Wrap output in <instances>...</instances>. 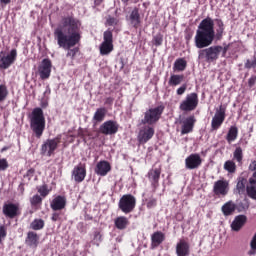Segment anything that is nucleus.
<instances>
[{"mask_svg":"<svg viewBox=\"0 0 256 256\" xmlns=\"http://www.w3.org/2000/svg\"><path fill=\"white\" fill-rule=\"evenodd\" d=\"M79 27H81L79 20L73 17H66L62 19L59 26L54 30V39L57 41L58 47L68 51L66 57H70V59H75V56L79 53V48H73L81 41Z\"/></svg>","mask_w":256,"mask_h":256,"instance_id":"1","label":"nucleus"},{"mask_svg":"<svg viewBox=\"0 0 256 256\" xmlns=\"http://www.w3.org/2000/svg\"><path fill=\"white\" fill-rule=\"evenodd\" d=\"M225 31V24L223 20L207 17L203 19L196 31L195 35V46L197 49H205L209 45H213L215 37L221 39L223 37V32Z\"/></svg>","mask_w":256,"mask_h":256,"instance_id":"2","label":"nucleus"},{"mask_svg":"<svg viewBox=\"0 0 256 256\" xmlns=\"http://www.w3.org/2000/svg\"><path fill=\"white\" fill-rule=\"evenodd\" d=\"M225 31V24L223 20L207 17L203 19L196 31L195 35V46L197 49H205L209 45H213L215 37L221 39L223 37V32Z\"/></svg>","mask_w":256,"mask_h":256,"instance_id":"3","label":"nucleus"},{"mask_svg":"<svg viewBox=\"0 0 256 256\" xmlns=\"http://www.w3.org/2000/svg\"><path fill=\"white\" fill-rule=\"evenodd\" d=\"M30 128L37 139H41L45 131V116L41 108H35L30 116Z\"/></svg>","mask_w":256,"mask_h":256,"instance_id":"4","label":"nucleus"},{"mask_svg":"<svg viewBox=\"0 0 256 256\" xmlns=\"http://www.w3.org/2000/svg\"><path fill=\"white\" fill-rule=\"evenodd\" d=\"M225 57L227 53V47L222 46H212L206 49H202L198 52V59H203L207 63H213L219 59V55Z\"/></svg>","mask_w":256,"mask_h":256,"instance_id":"5","label":"nucleus"},{"mask_svg":"<svg viewBox=\"0 0 256 256\" xmlns=\"http://www.w3.org/2000/svg\"><path fill=\"white\" fill-rule=\"evenodd\" d=\"M164 110L165 107L163 106H157L146 110L144 113V119L141 120L142 125H148L150 127L151 125H155L161 119V115H163Z\"/></svg>","mask_w":256,"mask_h":256,"instance_id":"6","label":"nucleus"},{"mask_svg":"<svg viewBox=\"0 0 256 256\" xmlns=\"http://www.w3.org/2000/svg\"><path fill=\"white\" fill-rule=\"evenodd\" d=\"M199 106V95L197 93L192 92L187 94L185 99L180 103L179 109L180 111H184L189 113L191 111H195Z\"/></svg>","mask_w":256,"mask_h":256,"instance_id":"7","label":"nucleus"},{"mask_svg":"<svg viewBox=\"0 0 256 256\" xmlns=\"http://www.w3.org/2000/svg\"><path fill=\"white\" fill-rule=\"evenodd\" d=\"M137 205V199L135 196L131 194L123 195L118 203V207L121 210L122 213L128 214L132 213V211L135 209V206Z\"/></svg>","mask_w":256,"mask_h":256,"instance_id":"8","label":"nucleus"},{"mask_svg":"<svg viewBox=\"0 0 256 256\" xmlns=\"http://www.w3.org/2000/svg\"><path fill=\"white\" fill-rule=\"evenodd\" d=\"M59 143H61V136L46 140L41 146V154L46 155V157H51V155L55 153Z\"/></svg>","mask_w":256,"mask_h":256,"instance_id":"9","label":"nucleus"},{"mask_svg":"<svg viewBox=\"0 0 256 256\" xmlns=\"http://www.w3.org/2000/svg\"><path fill=\"white\" fill-rule=\"evenodd\" d=\"M100 55H109L113 51V32L107 30L103 34V42L100 44Z\"/></svg>","mask_w":256,"mask_h":256,"instance_id":"10","label":"nucleus"},{"mask_svg":"<svg viewBox=\"0 0 256 256\" xmlns=\"http://www.w3.org/2000/svg\"><path fill=\"white\" fill-rule=\"evenodd\" d=\"M17 61V49H12L8 54L0 52V69H9Z\"/></svg>","mask_w":256,"mask_h":256,"instance_id":"11","label":"nucleus"},{"mask_svg":"<svg viewBox=\"0 0 256 256\" xmlns=\"http://www.w3.org/2000/svg\"><path fill=\"white\" fill-rule=\"evenodd\" d=\"M155 135V128L153 126L146 125L139 130L137 139L140 145H145V143L151 141Z\"/></svg>","mask_w":256,"mask_h":256,"instance_id":"12","label":"nucleus"},{"mask_svg":"<svg viewBox=\"0 0 256 256\" xmlns=\"http://www.w3.org/2000/svg\"><path fill=\"white\" fill-rule=\"evenodd\" d=\"M119 131V124L116 121L108 120L100 126L102 135H115Z\"/></svg>","mask_w":256,"mask_h":256,"instance_id":"13","label":"nucleus"},{"mask_svg":"<svg viewBox=\"0 0 256 256\" xmlns=\"http://www.w3.org/2000/svg\"><path fill=\"white\" fill-rule=\"evenodd\" d=\"M213 193L218 197H225L229 193V182L227 180H218L214 183Z\"/></svg>","mask_w":256,"mask_h":256,"instance_id":"14","label":"nucleus"},{"mask_svg":"<svg viewBox=\"0 0 256 256\" xmlns=\"http://www.w3.org/2000/svg\"><path fill=\"white\" fill-rule=\"evenodd\" d=\"M202 163L203 160L199 154H191L185 159V167L190 170L199 169Z\"/></svg>","mask_w":256,"mask_h":256,"instance_id":"15","label":"nucleus"},{"mask_svg":"<svg viewBox=\"0 0 256 256\" xmlns=\"http://www.w3.org/2000/svg\"><path fill=\"white\" fill-rule=\"evenodd\" d=\"M176 255L177 256H190L191 255V244L185 239H180L176 243Z\"/></svg>","mask_w":256,"mask_h":256,"instance_id":"16","label":"nucleus"},{"mask_svg":"<svg viewBox=\"0 0 256 256\" xmlns=\"http://www.w3.org/2000/svg\"><path fill=\"white\" fill-rule=\"evenodd\" d=\"M51 61L47 58L43 59L38 67V72L41 79H49L51 77Z\"/></svg>","mask_w":256,"mask_h":256,"instance_id":"17","label":"nucleus"},{"mask_svg":"<svg viewBox=\"0 0 256 256\" xmlns=\"http://www.w3.org/2000/svg\"><path fill=\"white\" fill-rule=\"evenodd\" d=\"M223 121H225V109L223 106H220V109L216 111L214 117L212 118L211 127L215 131L223 125Z\"/></svg>","mask_w":256,"mask_h":256,"instance_id":"18","label":"nucleus"},{"mask_svg":"<svg viewBox=\"0 0 256 256\" xmlns=\"http://www.w3.org/2000/svg\"><path fill=\"white\" fill-rule=\"evenodd\" d=\"M86 176L87 170H85V166L83 164H79L78 166L74 167L72 177L76 183H82V181H85Z\"/></svg>","mask_w":256,"mask_h":256,"instance_id":"19","label":"nucleus"},{"mask_svg":"<svg viewBox=\"0 0 256 256\" xmlns=\"http://www.w3.org/2000/svg\"><path fill=\"white\" fill-rule=\"evenodd\" d=\"M111 171V164L109 162L103 160L97 163L95 168L96 175H100V177H105L107 173Z\"/></svg>","mask_w":256,"mask_h":256,"instance_id":"20","label":"nucleus"},{"mask_svg":"<svg viewBox=\"0 0 256 256\" xmlns=\"http://www.w3.org/2000/svg\"><path fill=\"white\" fill-rule=\"evenodd\" d=\"M65 205H67V200L63 196L55 197L50 203V207L53 211H61V209H65Z\"/></svg>","mask_w":256,"mask_h":256,"instance_id":"21","label":"nucleus"},{"mask_svg":"<svg viewBox=\"0 0 256 256\" xmlns=\"http://www.w3.org/2000/svg\"><path fill=\"white\" fill-rule=\"evenodd\" d=\"M163 241H165V234L161 231L154 232L151 235V248L157 249V247H159Z\"/></svg>","mask_w":256,"mask_h":256,"instance_id":"22","label":"nucleus"},{"mask_svg":"<svg viewBox=\"0 0 256 256\" xmlns=\"http://www.w3.org/2000/svg\"><path fill=\"white\" fill-rule=\"evenodd\" d=\"M17 211H19V206L16 204H5L3 206L4 215H6V217H10V219L17 216Z\"/></svg>","mask_w":256,"mask_h":256,"instance_id":"23","label":"nucleus"},{"mask_svg":"<svg viewBox=\"0 0 256 256\" xmlns=\"http://www.w3.org/2000/svg\"><path fill=\"white\" fill-rule=\"evenodd\" d=\"M160 178H161V169L160 168L151 169L148 172V179L152 183L153 187H157Z\"/></svg>","mask_w":256,"mask_h":256,"instance_id":"24","label":"nucleus"},{"mask_svg":"<svg viewBox=\"0 0 256 256\" xmlns=\"http://www.w3.org/2000/svg\"><path fill=\"white\" fill-rule=\"evenodd\" d=\"M246 221L247 217L245 215L236 216L231 224L232 231H240Z\"/></svg>","mask_w":256,"mask_h":256,"instance_id":"25","label":"nucleus"},{"mask_svg":"<svg viewBox=\"0 0 256 256\" xmlns=\"http://www.w3.org/2000/svg\"><path fill=\"white\" fill-rule=\"evenodd\" d=\"M130 24L137 29L141 24V15L139 14V9L134 8L129 16Z\"/></svg>","mask_w":256,"mask_h":256,"instance_id":"26","label":"nucleus"},{"mask_svg":"<svg viewBox=\"0 0 256 256\" xmlns=\"http://www.w3.org/2000/svg\"><path fill=\"white\" fill-rule=\"evenodd\" d=\"M193 125H195V117L190 116L184 121V124L182 126L181 134L187 135V133H191L193 131Z\"/></svg>","mask_w":256,"mask_h":256,"instance_id":"27","label":"nucleus"},{"mask_svg":"<svg viewBox=\"0 0 256 256\" xmlns=\"http://www.w3.org/2000/svg\"><path fill=\"white\" fill-rule=\"evenodd\" d=\"M114 225L116 229L123 231V229H127L129 225V219H127L125 216H119L114 220Z\"/></svg>","mask_w":256,"mask_h":256,"instance_id":"28","label":"nucleus"},{"mask_svg":"<svg viewBox=\"0 0 256 256\" xmlns=\"http://www.w3.org/2000/svg\"><path fill=\"white\" fill-rule=\"evenodd\" d=\"M26 244L29 247H37L39 245V236L35 232H28L26 237Z\"/></svg>","mask_w":256,"mask_h":256,"instance_id":"29","label":"nucleus"},{"mask_svg":"<svg viewBox=\"0 0 256 256\" xmlns=\"http://www.w3.org/2000/svg\"><path fill=\"white\" fill-rule=\"evenodd\" d=\"M239 135V129L237 126H231L228 130L227 136H226V141L228 143H233L237 139Z\"/></svg>","mask_w":256,"mask_h":256,"instance_id":"30","label":"nucleus"},{"mask_svg":"<svg viewBox=\"0 0 256 256\" xmlns=\"http://www.w3.org/2000/svg\"><path fill=\"white\" fill-rule=\"evenodd\" d=\"M183 79H185L183 75L172 74L169 78L168 85L170 87H177V85L183 83Z\"/></svg>","mask_w":256,"mask_h":256,"instance_id":"31","label":"nucleus"},{"mask_svg":"<svg viewBox=\"0 0 256 256\" xmlns=\"http://www.w3.org/2000/svg\"><path fill=\"white\" fill-rule=\"evenodd\" d=\"M249 183H250V185L246 187L248 196H250L251 199H256V180H255V178H250Z\"/></svg>","mask_w":256,"mask_h":256,"instance_id":"32","label":"nucleus"},{"mask_svg":"<svg viewBox=\"0 0 256 256\" xmlns=\"http://www.w3.org/2000/svg\"><path fill=\"white\" fill-rule=\"evenodd\" d=\"M236 205L233 201H229L222 206V213L226 216L232 215L235 212Z\"/></svg>","mask_w":256,"mask_h":256,"instance_id":"33","label":"nucleus"},{"mask_svg":"<svg viewBox=\"0 0 256 256\" xmlns=\"http://www.w3.org/2000/svg\"><path fill=\"white\" fill-rule=\"evenodd\" d=\"M105 115H107V109L98 108L93 116V121L96 123H101L105 119Z\"/></svg>","mask_w":256,"mask_h":256,"instance_id":"34","label":"nucleus"},{"mask_svg":"<svg viewBox=\"0 0 256 256\" xmlns=\"http://www.w3.org/2000/svg\"><path fill=\"white\" fill-rule=\"evenodd\" d=\"M246 185H247V179L243 177H239L236 185L235 193H238V195H243V193H245Z\"/></svg>","mask_w":256,"mask_h":256,"instance_id":"35","label":"nucleus"},{"mask_svg":"<svg viewBox=\"0 0 256 256\" xmlns=\"http://www.w3.org/2000/svg\"><path fill=\"white\" fill-rule=\"evenodd\" d=\"M187 68V61L183 58H179L174 62V71H185Z\"/></svg>","mask_w":256,"mask_h":256,"instance_id":"36","label":"nucleus"},{"mask_svg":"<svg viewBox=\"0 0 256 256\" xmlns=\"http://www.w3.org/2000/svg\"><path fill=\"white\" fill-rule=\"evenodd\" d=\"M30 227L33 231H41L45 227V221L43 219H35L31 222Z\"/></svg>","mask_w":256,"mask_h":256,"instance_id":"37","label":"nucleus"},{"mask_svg":"<svg viewBox=\"0 0 256 256\" xmlns=\"http://www.w3.org/2000/svg\"><path fill=\"white\" fill-rule=\"evenodd\" d=\"M9 95V90L5 84H0V103H3Z\"/></svg>","mask_w":256,"mask_h":256,"instance_id":"38","label":"nucleus"},{"mask_svg":"<svg viewBox=\"0 0 256 256\" xmlns=\"http://www.w3.org/2000/svg\"><path fill=\"white\" fill-rule=\"evenodd\" d=\"M224 169L225 171H228V173H235L237 166L235 165V162L228 160L224 163Z\"/></svg>","mask_w":256,"mask_h":256,"instance_id":"39","label":"nucleus"},{"mask_svg":"<svg viewBox=\"0 0 256 256\" xmlns=\"http://www.w3.org/2000/svg\"><path fill=\"white\" fill-rule=\"evenodd\" d=\"M233 158L237 163H241L243 161V149L241 147H237L233 153Z\"/></svg>","mask_w":256,"mask_h":256,"instance_id":"40","label":"nucleus"},{"mask_svg":"<svg viewBox=\"0 0 256 256\" xmlns=\"http://www.w3.org/2000/svg\"><path fill=\"white\" fill-rule=\"evenodd\" d=\"M101 241H103V236L101 235V232L95 231L92 237L93 245H97V247H99V244L101 243Z\"/></svg>","mask_w":256,"mask_h":256,"instance_id":"41","label":"nucleus"},{"mask_svg":"<svg viewBox=\"0 0 256 256\" xmlns=\"http://www.w3.org/2000/svg\"><path fill=\"white\" fill-rule=\"evenodd\" d=\"M30 203L33 206L41 205V203H43V198H41L39 194H36L30 199Z\"/></svg>","mask_w":256,"mask_h":256,"instance_id":"42","label":"nucleus"},{"mask_svg":"<svg viewBox=\"0 0 256 256\" xmlns=\"http://www.w3.org/2000/svg\"><path fill=\"white\" fill-rule=\"evenodd\" d=\"M146 207L148 209H153V207H157V198L150 197L146 199Z\"/></svg>","mask_w":256,"mask_h":256,"instance_id":"43","label":"nucleus"},{"mask_svg":"<svg viewBox=\"0 0 256 256\" xmlns=\"http://www.w3.org/2000/svg\"><path fill=\"white\" fill-rule=\"evenodd\" d=\"M7 237V227L5 225L0 226V245L3 243V239Z\"/></svg>","mask_w":256,"mask_h":256,"instance_id":"44","label":"nucleus"},{"mask_svg":"<svg viewBox=\"0 0 256 256\" xmlns=\"http://www.w3.org/2000/svg\"><path fill=\"white\" fill-rule=\"evenodd\" d=\"M38 192L42 197H47L49 195V188L47 185H43L38 189Z\"/></svg>","mask_w":256,"mask_h":256,"instance_id":"45","label":"nucleus"},{"mask_svg":"<svg viewBox=\"0 0 256 256\" xmlns=\"http://www.w3.org/2000/svg\"><path fill=\"white\" fill-rule=\"evenodd\" d=\"M107 25H109L110 27H115V25H117V23H119V20L115 17H111L109 16L106 20Z\"/></svg>","mask_w":256,"mask_h":256,"instance_id":"46","label":"nucleus"},{"mask_svg":"<svg viewBox=\"0 0 256 256\" xmlns=\"http://www.w3.org/2000/svg\"><path fill=\"white\" fill-rule=\"evenodd\" d=\"M9 168V162L7 159L1 158L0 159V171H6Z\"/></svg>","mask_w":256,"mask_h":256,"instance_id":"47","label":"nucleus"},{"mask_svg":"<svg viewBox=\"0 0 256 256\" xmlns=\"http://www.w3.org/2000/svg\"><path fill=\"white\" fill-rule=\"evenodd\" d=\"M245 68L246 69H256V57H254V59L252 61L251 60L246 61Z\"/></svg>","mask_w":256,"mask_h":256,"instance_id":"48","label":"nucleus"},{"mask_svg":"<svg viewBox=\"0 0 256 256\" xmlns=\"http://www.w3.org/2000/svg\"><path fill=\"white\" fill-rule=\"evenodd\" d=\"M154 45H156V47H159V45H162L163 43V36L161 34H157L156 36H154Z\"/></svg>","mask_w":256,"mask_h":256,"instance_id":"49","label":"nucleus"},{"mask_svg":"<svg viewBox=\"0 0 256 256\" xmlns=\"http://www.w3.org/2000/svg\"><path fill=\"white\" fill-rule=\"evenodd\" d=\"M187 91V84H183L181 87H179L176 91L177 95H183Z\"/></svg>","mask_w":256,"mask_h":256,"instance_id":"50","label":"nucleus"},{"mask_svg":"<svg viewBox=\"0 0 256 256\" xmlns=\"http://www.w3.org/2000/svg\"><path fill=\"white\" fill-rule=\"evenodd\" d=\"M52 221H61V214L58 212H55L52 214Z\"/></svg>","mask_w":256,"mask_h":256,"instance_id":"51","label":"nucleus"},{"mask_svg":"<svg viewBox=\"0 0 256 256\" xmlns=\"http://www.w3.org/2000/svg\"><path fill=\"white\" fill-rule=\"evenodd\" d=\"M250 171H256V160L252 161L249 165Z\"/></svg>","mask_w":256,"mask_h":256,"instance_id":"52","label":"nucleus"},{"mask_svg":"<svg viewBox=\"0 0 256 256\" xmlns=\"http://www.w3.org/2000/svg\"><path fill=\"white\" fill-rule=\"evenodd\" d=\"M255 83H256V77H251L248 81L249 87H253V85H255Z\"/></svg>","mask_w":256,"mask_h":256,"instance_id":"53","label":"nucleus"},{"mask_svg":"<svg viewBox=\"0 0 256 256\" xmlns=\"http://www.w3.org/2000/svg\"><path fill=\"white\" fill-rule=\"evenodd\" d=\"M0 3L2 5H9V3H11V0H0Z\"/></svg>","mask_w":256,"mask_h":256,"instance_id":"54","label":"nucleus"},{"mask_svg":"<svg viewBox=\"0 0 256 256\" xmlns=\"http://www.w3.org/2000/svg\"><path fill=\"white\" fill-rule=\"evenodd\" d=\"M102 2H103V0H94L95 7L101 5Z\"/></svg>","mask_w":256,"mask_h":256,"instance_id":"55","label":"nucleus"},{"mask_svg":"<svg viewBox=\"0 0 256 256\" xmlns=\"http://www.w3.org/2000/svg\"><path fill=\"white\" fill-rule=\"evenodd\" d=\"M33 173H35V170L33 169L28 170V175H33Z\"/></svg>","mask_w":256,"mask_h":256,"instance_id":"56","label":"nucleus"},{"mask_svg":"<svg viewBox=\"0 0 256 256\" xmlns=\"http://www.w3.org/2000/svg\"><path fill=\"white\" fill-rule=\"evenodd\" d=\"M129 0H122L123 3H128Z\"/></svg>","mask_w":256,"mask_h":256,"instance_id":"57","label":"nucleus"},{"mask_svg":"<svg viewBox=\"0 0 256 256\" xmlns=\"http://www.w3.org/2000/svg\"><path fill=\"white\" fill-rule=\"evenodd\" d=\"M253 177L256 179V171L253 173Z\"/></svg>","mask_w":256,"mask_h":256,"instance_id":"58","label":"nucleus"},{"mask_svg":"<svg viewBox=\"0 0 256 256\" xmlns=\"http://www.w3.org/2000/svg\"><path fill=\"white\" fill-rule=\"evenodd\" d=\"M2 151H6V148H3Z\"/></svg>","mask_w":256,"mask_h":256,"instance_id":"59","label":"nucleus"}]
</instances>
